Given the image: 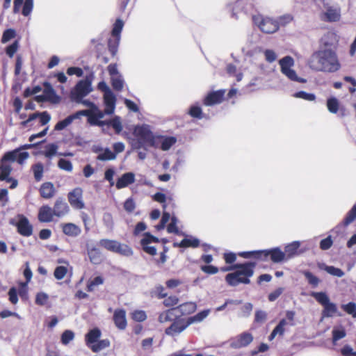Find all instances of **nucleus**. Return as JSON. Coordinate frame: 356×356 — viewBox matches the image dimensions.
Masks as SVG:
<instances>
[{"mask_svg": "<svg viewBox=\"0 0 356 356\" xmlns=\"http://www.w3.org/2000/svg\"><path fill=\"white\" fill-rule=\"evenodd\" d=\"M308 65L315 71L335 72L341 67V64L335 49L317 50L310 56Z\"/></svg>", "mask_w": 356, "mask_h": 356, "instance_id": "nucleus-1", "label": "nucleus"}, {"mask_svg": "<svg viewBox=\"0 0 356 356\" xmlns=\"http://www.w3.org/2000/svg\"><path fill=\"white\" fill-rule=\"evenodd\" d=\"M227 7L232 10V17L236 19L243 16H251L253 20V15H257L253 0H237L234 3H229Z\"/></svg>", "mask_w": 356, "mask_h": 356, "instance_id": "nucleus-2", "label": "nucleus"}, {"mask_svg": "<svg viewBox=\"0 0 356 356\" xmlns=\"http://www.w3.org/2000/svg\"><path fill=\"white\" fill-rule=\"evenodd\" d=\"M281 72L290 81L305 83L307 80L297 75L296 72L291 67L294 65V59L291 56H286L279 60Z\"/></svg>", "mask_w": 356, "mask_h": 356, "instance_id": "nucleus-3", "label": "nucleus"}, {"mask_svg": "<svg viewBox=\"0 0 356 356\" xmlns=\"http://www.w3.org/2000/svg\"><path fill=\"white\" fill-rule=\"evenodd\" d=\"M253 24L259 27L263 33L270 34L276 32L279 29V22L270 17H264L257 14L253 15Z\"/></svg>", "mask_w": 356, "mask_h": 356, "instance_id": "nucleus-4", "label": "nucleus"}, {"mask_svg": "<svg viewBox=\"0 0 356 356\" xmlns=\"http://www.w3.org/2000/svg\"><path fill=\"white\" fill-rule=\"evenodd\" d=\"M92 90V83L88 79L80 80L71 92L70 97L72 101L79 102Z\"/></svg>", "mask_w": 356, "mask_h": 356, "instance_id": "nucleus-5", "label": "nucleus"}, {"mask_svg": "<svg viewBox=\"0 0 356 356\" xmlns=\"http://www.w3.org/2000/svg\"><path fill=\"white\" fill-rule=\"evenodd\" d=\"M135 134L145 143L152 147H157V139L147 124H142L136 127L134 129Z\"/></svg>", "mask_w": 356, "mask_h": 356, "instance_id": "nucleus-6", "label": "nucleus"}, {"mask_svg": "<svg viewBox=\"0 0 356 356\" xmlns=\"http://www.w3.org/2000/svg\"><path fill=\"white\" fill-rule=\"evenodd\" d=\"M254 338L251 333L244 332L236 337L229 339V347L234 349H239L250 345Z\"/></svg>", "mask_w": 356, "mask_h": 356, "instance_id": "nucleus-7", "label": "nucleus"}, {"mask_svg": "<svg viewBox=\"0 0 356 356\" xmlns=\"http://www.w3.org/2000/svg\"><path fill=\"white\" fill-rule=\"evenodd\" d=\"M268 257L275 264L282 263L286 260L285 253L279 247L262 250V261H266Z\"/></svg>", "mask_w": 356, "mask_h": 356, "instance_id": "nucleus-8", "label": "nucleus"}, {"mask_svg": "<svg viewBox=\"0 0 356 356\" xmlns=\"http://www.w3.org/2000/svg\"><path fill=\"white\" fill-rule=\"evenodd\" d=\"M188 326L186 318L178 316L173 321L170 326L165 329V333L168 336L174 337L182 332Z\"/></svg>", "mask_w": 356, "mask_h": 356, "instance_id": "nucleus-9", "label": "nucleus"}, {"mask_svg": "<svg viewBox=\"0 0 356 356\" xmlns=\"http://www.w3.org/2000/svg\"><path fill=\"white\" fill-rule=\"evenodd\" d=\"M68 201L70 205L76 209H82L85 207L83 201V190L80 187H76L69 192L67 195Z\"/></svg>", "mask_w": 356, "mask_h": 356, "instance_id": "nucleus-10", "label": "nucleus"}, {"mask_svg": "<svg viewBox=\"0 0 356 356\" xmlns=\"http://www.w3.org/2000/svg\"><path fill=\"white\" fill-rule=\"evenodd\" d=\"M29 152L22 151L21 148H16L14 150L6 152L2 156L3 161H17L19 164H22L29 157Z\"/></svg>", "mask_w": 356, "mask_h": 356, "instance_id": "nucleus-11", "label": "nucleus"}, {"mask_svg": "<svg viewBox=\"0 0 356 356\" xmlns=\"http://www.w3.org/2000/svg\"><path fill=\"white\" fill-rule=\"evenodd\" d=\"M18 221L15 225L18 233L25 237H29L33 234V226L29 219L22 214L17 216Z\"/></svg>", "mask_w": 356, "mask_h": 356, "instance_id": "nucleus-12", "label": "nucleus"}, {"mask_svg": "<svg viewBox=\"0 0 356 356\" xmlns=\"http://www.w3.org/2000/svg\"><path fill=\"white\" fill-rule=\"evenodd\" d=\"M301 243L299 241H294L290 243L286 244L284 246V251H283L286 254V260L291 259L294 258L296 256L300 255L304 253L307 248H302L300 249Z\"/></svg>", "mask_w": 356, "mask_h": 356, "instance_id": "nucleus-13", "label": "nucleus"}, {"mask_svg": "<svg viewBox=\"0 0 356 356\" xmlns=\"http://www.w3.org/2000/svg\"><path fill=\"white\" fill-rule=\"evenodd\" d=\"M225 93V90L220 89L216 91L210 92L204 97L203 104L205 106H210L214 104H220L223 99Z\"/></svg>", "mask_w": 356, "mask_h": 356, "instance_id": "nucleus-14", "label": "nucleus"}, {"mask_svg": "<svg viewBox=\"0 0 356 356\" xmlns=\"http://www.w3.org/2000/svg\"><path fill=\"white\" fill-rule=\"evenodd\" d=\"M341 18V8L339 6H328L321 19L327 22H336Z\"/></svg>", "mask_w": 356, "mask_h": 356, "instance_id": "nucleus-15", "label": "nucleus"}, {"mask_svg": "<svg viewBox=\"0 0 356 356\" xmlns=\"http://www.w3.org/2000/svg\"><path fill=\"white\" fill-rule=\"evenodd\" d=\"M69 211L70 208L67 203L63 197H58L56 200L53 208L55 216L63 217L68 213Z\"/></svg>", "mask_w": 356, "mask_h": 356, "instance_id": "nucleus-16", "label": "nucleus"}, {"mask_svg": "<svg viewBox=\"0 0 356 356\" xmlns=\"http://www.w3.org/2000/svg\"><path fill=\"white\" fill-rule=\"evenodd\" d=\"M104 104L106 115H112L115 108L116 97L113 91L104 94Z\"/></svg>", "mask_w": 356, "mask_h": 356, "instance_id": "nucleus-17", "label": "nucleus"}, {"mask_svg": "<svg viewBox=\"0 0 356 356\" xmlns=\"http://www.w3.org/2000/svg\"><path fill=\"white\" fill-rule=\"evenodd\" d=\"M135 174L132 172H125L119 177L115 183V187L118 189H122L127 187L129 185L135 182Z\"/></svg>", "mask_w": 356, "mask_h": 356, "instance_id": "nucleus-18", "label": "nucleus"}, {"mask_svg": "<svg viewBox=\"0 0 356 356\" xmlns=\"http://www.w3.org/2000/svg\"><path fill=\"white\" fill-rule=\"evenodd\" d=\"M54 216L53 209L48 205H43L39 209L38 217L41 222H51Z\"/></svg>", "mask_w": 356, "mask_h": 356, "instance_id": "nucleus-19", "label": "nucleus"}, {"mask_svg": "<svg viewBox=\"0 0 356 356\" xmlns=\"http://www.w3.org/2000/svg\"><path fill=\"white\" fill-rule=\"evenodd\" d=\"M113 321L118 329L124 330L127 325L125 310L123 309H116L113 314Z\"/></svg>", "mask_w": 356, "mask_h": 356, "instance_id": "nucleus-20", "label": "nucleus"}, {"mask_svg": "<svg viewBox=\"0 0 356 356\" xmlns=\"http://www.w3.org/2000/svg\"><path fill=\"white\" fill-rule=\"evenodd\" d=\"M44 89L43 93L45 95L48 102L54 104H57L60 102V97L56 94L55 90L50 83H44Z\"/></svg>", "mask_w": 356, "mask_h": 356, "instance_id": "nucleus-21", "label": "nucleus"}, {"mask_svg": "<svg viewBox=\"0 0 356 356\" xmlns=\"http://www.w3.org/2000/svg\"><path fill=\"white\" fill-rule=\"evenodd\" d=\"M200 245V240L192 236H187V237L182 239L179 243L175 242L173 243L174 247L179 248H197Z\"/></svg>", "mask_w": 356, "mask_h": 356, "instance_id": "nucleus-22", "label": "nucleus"}, {"mask_svg": "<svg viewBox=\"0 0 356 356\" xmlns=\"http://www.w3.org/2000/svg\"><path fill=\"white\" fill-rule=\"evenodd\" d=\"M88 255L90 262L93 264H99L102 261V253L100 250L95 247H90L86 245Z\"/></svg>", "mask_w": 356, "mask_h": 356, "instance_id": "nucleus-23", "label": "nucleus"}, {"mask_svg": "<svg viewBox=\"0 0 356 356\" xmlns=\"http://www.w3.org/2000/svg\"><path fill=\"white\" fill-rule=\"evenodd\" d=\"M102 332L97 327L93 328L86 334V343L88 348H90V346L96 343L100 338Z\"/></svg>", "mask_w": 356, "mask_h": 356, "instance_id": "nucleus-24", "label": "nucleus"}, {"mask_svg": "<svg viewBox=\"0 0 356 356\" xmlns=\"http://www.w3.org/2000/svg\"><path fill=\"white\" fill-rule=\"evenodd\" d=\"M63 233L69 236L76 237L78 236L81 232V228L76 225L68 222L62 225Z\"/></svg>", "mask_w": 356, "mask_h": 356, "instance_id": "nucleus-25", "label": "nucleus"}, {"mask_svg": "<svg viewBox=\"0 0 356 356\" xmlns=\"http://www.w3.org/2000/svg\"><path fill=\"white\" fill-rule=\"evenodd\" d=\"M178 316L179 314H177V309L175 307H172L161 313L159 316V321L163 323L174 321Z\"/></svg>", "mask_w": 356, "mask_h": 356, "instance_id": "nucleus-26", "label": "nucleus"}, {"mask_svg": "<svg viewBox=\"0 0 356 356\" xmlns=\"http://www.w3.org/2000/svg\"><path fill=\"white\" fill-rule=\"evenodd\" d=\"M40 195L44 199L51 198L55 193L54 186L51 182H45L40 188Z\"/></svg>", "mask_w": 356, "mask_h": 356, "instance_id": "nucleus-27", "label": "nucleus"}, {"mask_svg": "<svg viewBox=\"0 0 356 356\" xmlns=\"http://www.w3.org/2000/svg\"><path fill=\"white\" fill-rule=\"evenodd\" d=\"M175 308L179 316L180 315H187L194 312L196 310L197 305L195 302H188L179 305Z\"/></svg>", "mask_w": 356, "mask_h": 356, "instance_id": "nucleus-28", "label": "nucleus"}, {"mask_svg": "<svg viewBox=\"0 0 356 356\" xmlns=\"http://www.w3.org/2000/svg\"><path fill=\"white\" fill-rule=\"evenodd\" d=\"M318 266L320 269L325 270L328 274L337 277H342L345 275L344 272L341 268L334 266H327L324 263H321L318 264Z\"/></svg>", "mask_w": 356, "mask_h": 356, "instance_id": "nucleus-29", "label": "nucleus"}, {"mask_svg": "<svg viewBox=\"0 0 356 356\" xmlns=\"http://www.w3.org/2000/svg\"><path fill=\"white\" fill-rule=\"evenodd\" d=\"M6 161H3L2 159H1V165H0V180L6 181L9 183L11 180V177H10V174L12 171V168L9 164L6 163Z\"/></svg>", "mask_w": 356, "mask_h": 356, "instance_id": "nucleus-30", "label": "nucleus"}, {"mask_svg": "<svg viewBox=\"0 0 356 356\" xmlns=\"http://www.w3.org/2000/svg\"><path fill=\"white\" fill-rule=\"evenodd\" d=\"M332 341L334 345L337 343L338 341L344 338L346 336V331L343 326H334L332 331Z\"/></svg>", "mask_w": 356, "mask_h": 356, "instance_id": "nucleus-31", "label": "nucleus"}, {"mask_svg": "<svg viewBox=\"0 0 356 356\" xmlns=\"http://www.w3.org/2000/svg\"><path fill=\"white\" fill-rule=\"evenodd\" d=\"M210 313V309H204L194 316H190L186 318L188 325H191L193 323H198L202 322L206 318Z\"/></svg>", "mask_w": 356, "mask_h": 356, "instance_id": "nucleus-32", "label": "nucleus"}, {"mask_svg": "<svg viewBox=\"0 0 356 356\" xmlns=\"http://www.w3.org/2000/svg\"><path fill=\"white\" fill-rule=\"evenodd\" d=\"M158 138L161 139V149L163 151H168L177 142V139L174 136H159Z\"/></svg>", "mask_w": 356, "mask_h": 356, "instance_id": "nucleus-33", "label": "nucleus"}, {"mask_svg": "<svg viewBox=\"0 0 356 356\" xmlns=\"http://www.w3.org/2000/svg\"><path fill=\"white\" fill-rule=\"evenodd\" d=\"M337 312V305L334 302H329L325 305L323 306V309L322 311V316L324 318H330L332 317L334 314Z\"/></svg>", "mask_w": 356, "mask_h": 356, "instance_id": "nucleus-34", "label": "nucleus"}, {"mask_svg": "<svg viewBox=\"0 0 356 356\" xmlns=\"http://www.w3.org/2000/svg\"><path fill=\"white\" fill-rule=\"evenodd\" d=\"M326 49H335L336 44L333 40L330 38V36L324 35L320 42V47L318 50H326Z\"/></svg>", "mask_w": 356, "mask_h": 356, "instance_id": "nucleus-35", "label": "nucleus"}, {"mask_svg": "<svg viewBox=\"0 0 356 356\" xmlns=\"http://www.w3.org/2000/svg\"><path fill=\"white\" fill-rule=\"evenodd\" d=\"M256 264L254 262H245L244 267L241 270H237L236 272L241 276L243 275L245 277H251L254 274V268Z\"/></svg>", "mask_w": 356, "mask_h": 356, "instance_id": "nucleus-36", "label": "nucleus"}, {"mask_svg": "<svg viewBox=\"0 0 356 356\" xmlns=\"http://www.w3.org/2000/svg\"><path fill=\"white\" fill-rule=\"evenodd\" d=\"M310 295L323 307L330 301L329 296L325 292L312 291Z\"/></svg>", "mask_w": 356, "mask_h": 356, "instance_id": "nucleus-37", "label": "nucleus"}, {"mask_svg": "<svg viewBox=\"0 0 356 356\" xmlns=\"http://www.w3.org/2000/svg\"><path fill=\"white\" fill-rule=\"evenodd\" d=\"M111 83L115 90L121 91L124 84V79L122 74L111 78Z\"/></svg>", "mask_w": 356, "mask_h": 356, "instance_id": "nucleus-38", "label": "nucleus"}, {"mask_svg": "<svg viewBox=\"0 0 356 356\" xmlns=\"http://www.w3.org/2000/svg\"><path fill=\"white\" fill-rule=\"evenodd\" d=\"M99 244L100 246L106 249L107 250L115 252L118 241L115 240L104 238L99 241Z\"/></svg>", "mask_w": 356, "mask_h": 356, "instance_id": "nucleus-39", "label": "nucleus"}, {"mask_svg": "<svg viewBox=\"0 0 356 356\" xmlns=\"http://www.w3.org/2000/svg\"><path fill=\"white\" fill-rule=\"evenodd\" d=\"M106 125L112 127L116 134H120L122 130V124L120 117L115 115L113 119L105 120Z\"/></svg>", "mask_w": 356, "mask_h": 356, "instance_id": "nucleus-40", "label": "nucleus"}, {"mask_svg": "<svg viewBox=\"0 0 356 356\" xmlns=\"http://www.w3.org/2000/svg\"><path fill=\"white\" fill-rule=\"evenodd\" d=\"M302 274L305 277L309 284H310L313 288L317 287L321 282L320 279L309 270H303L302 271Z\"/></svg>", "mask_w": 356, "mask_h": 356, "instance_id": "nucleus-41", "label": "nucleus"}, {"mask_svg": "<svg viewBox=\"0 0 356 356\" xmlns=\"http://www.w3.org/2000/svg\"><path fill=\"white\" fill-rule=\"evenodd\" d=\"M113 39L110 38L108 41V48L112 56H115L118 52L120 41V37L113 36Z\"/></svg>", "mask_w": 356, "mask_h": 356, "instance_id": "nucleus-42", "label": "nucleus"}, {"mask_svg": "<svg viewBox=\"0 0 356 356\" xmlns=\"http://www.w3.org/2000/svg\"><path fill=\"white\" fill-rule=\"evenodd\" d=\"M115 253L120 254L124 257H130L133 255V250L128 245L118 242Z\"/></svg>", "mask_w": 356, "mask_h": 356, "instance_id": "nucleus-43", "label": "nucleus"}, {"mask_svg": "<svg viewBox=\"0 0 356 356\" xmlns=\"http://www.w3.org/2000/svg\"><path fill=\"white\" fill-rule=\"evenodd\" d=\"M225 280L229 286H236L241 284V275L236 271L228 273L225 276Z\"/></svg>", "mask_w": 356, "mask_h": 356, "instance_id": "nucleus-44", "label": "nucleus"}, {"mask_svg": "<svg viewBox=\"0 0 356 356\" xmlns=\"http://www.w3.org/2000/svg\"><path fill=\"white\" fill-rule=\"evenodd\" d=\"M110 346V341L107 339L98 340L93 345L90 346V349L94 353H98L102 350L108 348Z\"/></svg>", "mask_w": 356, "mask_h": 356, "instance_id": "nucleus-45", "label": "nucleus"}, {"mask_svg": "<svg viewBox=\"0 0 356 356\" xmlns=\"http://www.w3.org/2000/svg\"><path fill=\"white\" fill-rule=\"evenodd\" d=\"M339 106V101L335 97H331L327 99V108L331 113H337Z\"/></svg>", "mask_w": 356, "mask_h": 356, "instance_id": "nucleus-46", "label": "nucleus"}, {"mask_svg": "<svg viewBox=\"0 0 356 356\" xmlns=\"http://www.w3.org/2000/svg\"><path fill=\"white\" fill-rule=\"evenodd\" d=\"M293 97L298 99H302L306 101L313 102L316 99V95L314 93H309L303 90L296 92L293 94Z\"/></svg>", "mask_w": 356, "mask_h": 356, "instance_id": "nucleus-47", "label": "nucleus"}, {"mask_svg": "<svg viewBox=\"0 0 356 356\" xmlns=\"http://www.w3.org/2000/svg\"><path fill=\"white\" fill-rule=\"evenodd\" d=\"M356 219V204L346 215L342 224L343 226H348Z\"/></svg>", "mask_w": 356, "mask_h": 356, "instance_id": "nucleus-48", "label": "nucleus"}, {"mask_svg": "<svg viewBox=\"0 0 356 356\" xmlns=\"http://www.w3.org/2000/svg\"><path fill=\"white\" fill-rule=\"evenodd\" d=\"M116 158V154L109 148H106L103 152L100 153L97 159L99 161H111Z\"/></svg>", "mask_w": 356, "mask_h": 356, "instance_id": "nucleus-49", "label": "nucleus"}, {"mask_svg": "<svg viewBox=\"0 0 356 356\" xmlns=\"http://www.w3.org/2000/svg\"><path fill=\"white\" fill-rule=\"evenodd\" d=\"M252 309L253 305L250 302H246L241 307L238 316L241 318H248L251 315Z\"/></svg>", "mask_w": 356, "mask_h": 356, "instance_id": "nucleus-50", "label": "nucleus"}, {"mask_svg": "<svg viewBox=\"0 0 356 356\" xmlns=\"http://www.w3.org/2000/svg\"><path fill=\"white\" fill-rule=\"evenodd\" d=\"M188 114L194 118L201 120L204 118V115L202 113V108L197 105H193L190 107Z\"/></svg>", "mask_w": 356, "mask_h": 356, "instance_id": "nucleus-51", "label": "nucleus"}, {"mask_svg": "<svg viewBox=\"0 0 356 356\" xmlns=\"http://www.w3.org/2000/svg\"><path fill=\"white\" fill-rule=\"evenodd\" d=\"M58 146L56 143H49L46 145L44 155L49 159H51L56 155Z\"/></svg>", "mask_w": 356, "mask_h": 356, "instance_id": "nucleus-52", "label": "nucleus"}, {"mask_svg": "<svg viewBox=\"0 0 356 356\" xmlns=\"http://www.w3.org/2000/svg\"><path fill=\"white\" fill-rule=\"evenodd\" d=\"M124 26V22L121 19H117L113 24L111 35L112 36L120 37Z\"/></svg>", "mask_w": 356, "mask_h": 356, "instance_id": "nucleus-53", "label": "nucleus"}, {"mask_svg": "<svg viewBox=\"0 0 356 356\" xmlns=\"http://www.w3.org/2000/svg\"><path fill=\"white\" fill-rule=\"evenodd\" d=\"M238 254L239 256L247 259L254 257L257 259L262 260V250L242 252Z\"/></svg>", "mask_w": 356, "mask_h": 356, "instance_id": "nucleus-54", "label": "nucleus"}, {"mask_svg": "<svg viewBox=\"0 0 356 356\" xmlns=\"http://www.w3.org/2000/svg\"><path fill=\"white\" fill-rule=\"evenodd\" d=\"M33 172L34 178L37 181H39L42 178L44 172L43 165L41 163H38L33 166Z\"/></svg>", "mask_w": 356, "mask_h": 356, "instance_id": "nucleus-55", "label": "nucleus"}, {"mask_svg": "<svg viewBox=\"0 0 356 356\" xmlns=\"http://www.w3.org/2000/svg\"><path fill=\"white\" fill-rule=\"evenodd\" d=\"M16 36V31L13 29H6L2 35L1 42L6 43L10 40L15 38Z\"/></svg>", "mask_w": 356, "mask_h": 356, "instance_id": "nucleus-56", "label": "nucleus"}, {"mask_svg": "<svg viewBox=\"0 0 356 356\" xmlns=\"http://www.w3.org/2000/svg\"><path fill=\"white\" fill-rule=\"evenodd\" d=\"M67 273V268L64 266H58L56 267L54 275L58 280H60L65 277Z\"/></svg>", "mask_w": 356, "mask_h": 356, "instance_id": "nucleus-57", "label": "nucleus"}, {"mask_svg": "<svg viewBox=\"0 0 356 356\" xmlns=\"http://www.w3.org/2000/svg\"><path fill=\"white\" fill-rule=\"evenodd\" d=\"M104 283V279L101 276H97L89 281L87 284V289L88 291H92L95 286H99Z\"/></svg>", "mask_w": 356, "mask_h": 356, "instance_id": "nucleus-58", "label": "nucleus"}, {"mask_svg": "<svg viewBox=\"0 0 356 356\" xmlns=\"http://www.w3.org/2000/svg\"><path fill=\"white\" fill-rule=\"evenodd\" d=\"M58 166L63 170L71 172L73 169L72 163L70 160L60 159L58 162Z\"/></svg>", "mask_w": 356, "mask_h": 356, "instance_id": "nucleus-59", "label": "nucleus"}, {"mask_svg": "<svg viewBox=\"0 0 356 356\" xmlns=\"http://www.w3.org/2000/svg\"><path fill=\"white\" fill-rule=\"evenodd\" d=\"M74 338V333L70 330H65L61 335V342L64 345L68 344Z\"/></svg>", "mask_w": 356, "mask_h": 356, "instance_id": "nucleus-60", "label": "nucleus"}, {"mask_svg": "<svg viewBox=\"0 0 356 356\" xmlns=\"http://www.w3.org/2000/svg\"><path fill=\"white\" fill-rule=\"evenodd\" d=\"M33 8V0H25L22 13L24 16H29Z\"/></svg>", "mask_w": 356, "mask_h": 356, "instance_id": "nucleus-61", "label": "nucleus"}, {"mask_svg": "<svg viewBox=\"0 0 356 356\" xmlns=\"http://www.w3.org/2000/svg\"><path fill=\"white\" fill-rule=\"evenodd\" d=\"M19 41L15 40L12 44L6 47V53L10 57H13L15 52L17 51L19 48Z\"/></svg>", "mask_w": 356, "mask_h": 356, "instance_id": "nucleus-62", "label": "nucleus"}, {"mask_svg": "<svg viewBox=\"0 0 356 356\" xmlns=\"http://www.w3.org/2000/svg\"><path fill=\"white\" fill-rule=\"evenodd\" d=\"M131 317L136 322H143L146 320L147 314L143 310H136L131 314Z\"/></svg>", "mask_w": 356, "mask_h": 356, "instance_id": "nucleus-63", "label": "nucleus"}, {"mask_svg": "<svg viewBox=\"0 0 356 356\" xmlns=\"http://www.w3.org/2000/svg\"><path fill=\"white\" fill-rule=\"evenodd\" d=\"M267 319V313L261 309L256 310L254 315V323H262Z\"/></svg>", "mask_w": 356, "mask_h": 356, "instance_id": "nucleus-64", "label": "nucleus"}]
</instances>
